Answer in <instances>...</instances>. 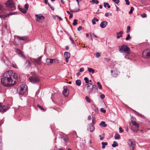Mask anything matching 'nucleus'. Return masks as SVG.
<instances>
[{
    "mask_svg": "<svg viewBox=\"0 0 150 150\" xmlns=\"http://www.w3.org/2000/svg\"><path fill=\"white\" fill-rule=\"evenodd\" d=\"M134 10V8L133 7H132L131 8L129 12V13L130 14H131L133 12V11Z\"/></svg>",
    "mask_w": 150,
    "mask_h": 150,
    "instance_id": "ea45409f",
    "label": "nucleus"
},
{
    "mask_svg": "<svg viewBox=\"0 0 150 150\" xmlns=\"http://www.w3.org/2000/svg\"><path fill=\"white\" fill-rule=\"evenodd\" d=\"M14 13H15L14 12L10 13L9 14H7V15H8V16L9 15H13Z\"/></svg>",
    "mask_w": 150,
    "mask_h": 150,
    "instance_id": "e2e57ef3",
    "label": "nucleus"
},
{
    "mask_svg": "<svg viewBox=\"0 0 150 150\" xmlns=\"http://www.w3.org/2000/svg\"><path fill=\"white\" fill-rule=\"evenodd\" d=\"M123 33V32L122 31H120L119 32L117 33L116 34L117 35V39H119L120 38L122 37V34Z\"/></svg>",
    "mask_w": 150,
    "mask_h": 150,
    "instance_id": "6ab92c4d",
    "label": "nucleus"
},
{
    "mask_svg": "<svg viewBox=\"0 0 150 150\" xmlns=\"http://www.w3.org/2000/svg\"><path fill=\"white\" fill-rule=\"evenodd\" d=\"M11 66L14 68H17L18 67L16 65V64H11Z\"/></svg>",
    "mask_w": 150,
    "mask_h": 150,
    "instance_id": "c03bdc74",
    "label": "nucleus"
},
{
    "mask_svg": "<svg viewBox=\"0 0 150 150\" xmlns=\"http://www.w3.org/2000/svg\"><path fill=\"white\" fill-rule=\"evenodd\" d=\"M107 24V22L106 21H104L101 23L100 24V26L102 28H104L106 27Z\"/></svg>",
    "mask_w": 150,
    "mask_h": 150,
    "instance_id": "dca6fc26",
    "label": "nucleus"
},
{
    "mask_svg": "<svg viewBox=\"0 0 150 150\" xmlns=\"http://www.w3.org/2000/svg\"><path fill=\"white\" fill-rule=\"evenodd\" d=\"M17 52L18 54H19L20 57L23 59H25V56L23 55L22 52L20 50H17Z\"/></svg>",
    "mask_w": 150,
    "mask_h": 150,
    "instance_id": "a211bd4d",
    "label": "nucleus"
},
{
    "mask_svg": "<svg viewBox=\"0 0 150 150\" xmlns=\"http://www.w3.org/2000/svg\"><path fill=\"white\" fill-rule=\"evenodd\" d=\"M118 145L117 143L116 142H114L113 144H112V146L113 147H115Z\"/></svg>",
    "mask_w": 150,
    "mask_h": 150,
    "instance_id": "7c9ffc66",
    "label": "nucleus"
},
{
    "mask_svg": "<svg viewBox=\"0 0 150 150\" xmlns=\"http://www.w3.org/2000/svg\"><path fill=\"white\" fill-rule=\"evenodd\" d=\"M85 99L89 103H90L91 102V100L89 98L88 96H86L85 97Z\"/></svg>",
    "mask_w": 150,
    "mask_h": 150,
    "instance_id": "c9c22d12",
    "label": "nucleus"
},
{
    "mask_svg": "<svg viewBox=\"0 0 150 150\" xmlns=\"http://www.w3.org/2000/svg\"><path fill=\"white\" fill-rule=\"evenodd\" d=\"M92 123H91L90 124H92V125H93L94 124H95V122H94V120H95V118L94 117H93L92 118Z\"/></svg>",
    "mask_w": 150,
    "mask_h": 150,
    "instance_id": "37998d69",
    "label": "nucleus"
},
{
    "mask_svg": "<svg viewBox=\"0 0 150 150\" xmlns=\"http://www.w3.org/2000/svg\"><path fill=\"white\" fill-rule=\"evenodd\" d=\"M125 1L126 3V4L127 5H129L130 4L129 2V0H125Z\"/></svg>",
    "mask_w": 150,
    "mask_h": 150,
    "instance_id": "603ef678",
    "label": "nucleus"
},
{
    "mask_svg": "<svg viewBox=\"0 0 150 150\" xmlns=\"http://www.w3.org/2000/svg\"><path fill=\"white\" fill-rule=\"evenodd\" d=\"M19 9L21 12L23 13H26L27 10L24 8H19Z\"/></svg>",
    "mask_w": 150,
    "mask_h": 150,
    "instance_id": "bb28decb",
    "label": "nucleus"
},
{
    "mask_svg": "<svg viewBox=\"0 0 150 150\" xmlns=\"http://www.w3.org/2000/svg\"><path fill=\"white\" fill-rule=\"evenodd\" d=\"M99 137H100V139L101 140H103L104 138V137H102L101 135H100Z\"/></svg>",
    "mask_w": 150,
    "mask_h": 150,
    "instance_id": "680f3d73",
    "label": "nucleus"
},
{
    "mask_svg": "<svg viewBox=\"0 0 150 150\" xmlns=\"http://www.w3.org/2000/svg\"><path fill=\"white\" fill-rule=\"evenodd\" d=\"M44 3L45 4H47L48 3V0H45L44 1Z\"/></svg>",
    "mask_w": 150,
    "mask_h": 150,
    "instance_id": "338daca9",
    "label": "nucleus"
},
{
    "mask_svg": "<svg viewBox=\"0 0 150 150\" xmlns=\"http://www.w3.org/2000/svg\"><path fill=\"white\" fill-rule=\"evenodd\" d=\"M90 131L91 132H93L94 129V127L92 124H90Z\"/></svg>",
    "mask_w": 150,
    "mask_h": 150,
    "instance_id": "5701e85b",
    "label": "nucleus"
},
{
    "mask_svg": "<svg viewBox=\"0 0 150 150\" xmlns=\"http://www.w3.org/2000/svg\"><path fill=\"white\" fill-rule=\"evenodd\" d=\"M97 84L98 85V88L99 89H102V87L100 83L99 82H97Z\"/></svg>",
    "mask_w": 150,
    "mask_h": 150,
    "instance_id": "2f4dec72",
    "label": "nucleus"
},
{
    "mask_svg": "<svg viewBox=\"0 0 150 150\" xmlns=\"http://www.w3.org/2000/svg\"><path fill=\"white\" fill-rule=\"evenodd\" d=\"M16 37L17 38V39H18L19 40H24L27 39V37L25 36L20 37L19 36H16Z\"/></svg>",
    "mask_w": 150,
    "mask_h": 150,
    "instance_id": "aec40b11",
    "label": "nucleus"
},
{
    "mask_svg": "<svg viewBox=\"0 0 150 150\" xmlns=\"http://www.w3.org/2000/svg\"><path fill=\"white\" fill-rule=\"evenodd\" d=\"M27 86L25 84H23L20 85L17 88V92L20 95H23L26 91Z\"/></svg>",
    "mask_w": 150,
    "mask_h": 150,
    "instance_id": "20e7f679",
    "label": "nucleus"
},
{
    "mask_svg": "<svg viewBox=\"0 0 150 150\" xmlns=\"http://www.w3.org/2000/svg\"><path fill=\"white\" fill-rule=\"evenodd\" d=\"M4 57L6 59V60H5L4 62L6 63L7 65H10L11 64V63L8 60V58L4 56Z\"/></svg>",
    "mask_w": 150,
    "mask_h": 150,
    "instance_id": "4be33fe9",
    "label": "nucleus"
},
{
    "mask_svg": "<svg viewBox=\"0 0 150 150\" xmlns=\"http://www.w3.org/2000/svg\"><path fill=\"white\" fill-rule=\"evenodd\" d=\"M64 56L65 58L66 62H69V59L70 57V53L68 52H65L64 53Z\"/></svg>",
    "mask_w": 150,
    "mask_h": 150,
    "instance_id": "9b49d317",
    "label": "nucleus"
},
{
    "mask_svg": "<svg viewBox=\"0 0 150 150\" xmlns=\"http://www.w3.org/2000/svg\"><path fill=\"white\" fill-rule=\"evenodd\" d=\"M35 16L36 18V21L39 23L42 22L44 19V17L41 15L36 14L35 15Z\"/></svg>",
    "mask_w": 150,
    "mask_h": 150,
    "instance_id": "6e6552de",
    "label": "nucleus"
},
{
    "mask_svg": "<svg viewBox=\"0 0 150 150\" xmlns=\"http://www.w3.org/2000/svg\"><path fill=\"white\" fill-rule=\"evenodd\" d=\"M8 108L6 106L2 105L0 104V112H6L8 110Z\"/></svg>",
    "mask_w": 150,
    "mask_h": 150,
    "instance_id": "4468645a",
    "label": "nucleus"
},
{
    "mask_svg": "<svg viewBox=\"0 0 150 150\" xmlns=\"http://www.w3.org/2000/svg\"><path fill=\"white\" fill-rule=\"evenodd\" d=\"M104 6L105 7H106L107 6L108 8H110V6L109 4L108 3L104 2L103 3Z\"/></svg>",
    "mask_w": 150,
    "mask_h": 150,
    "instance_id": "393cba45",
    "label": "nucleus"
},
{
    "mask_svg": "<svg viewBox=\"0 0 150 150\" xmlns=\"http://www.w3.org/2000/svg\"><path fill=\"white\" fill-rule=\"evenodd\" d=\"M114 137L115 139H118L120 138V136L119 134H116L115 135Z\"/></svg>",
    "mask_w": 150,
    "mask_h": 150,
    "instance_id": "c756f323",
    "label": "nucleus"
},
{
    "mask_svg": "<svg viewBox=\"0 0 150 150\" xmlns=\"http://www.w3.org/2000/svg\"><path fill=\"white\" fill-rule=\"evenodd\" d=\"M92 22L93 25H95L96 24V20L94 19V18L92 20Z\"/></svg>",
    "mask_w": 150,
    "mask_h": 150,
    "instance_id": "49530a36",
    "label": "nucleus"
},
{
    "mask_svg": "<svg viewBox=\"0 0 150 150\" xmlns=\"http://www.w3.org/2000/svg\"><path fill=\"white\" fill-rule=\"evenodd\" d=\"M100 110L101 112H102L105 113L106 112V110H104L103 108H101L100 109Z\"/></svg>",
    "mask_w": 150,
    "mask_h": 150,
    "instance_id": "8fccbe9b",
    "label": "nucleus"
},
{
    "mask_svg": "<svg viewBox=\"0 0 150 150\" xmlns=\"http://www.w3.org/2000/svg\"><path fill=\"white\" fill-rule=\"evenodd\" d=\"M16 74L10 70L5 72L2 76L1 82L4 86L8 87L13 86L16 83L17 78Z\"/></svg>",
    "mask_w": 150,
    "mask_h": 150,
    "instance_id": "f257e3e1",
    "label": "nucleus"
},
{
    "mask_svg": "<svg viewBox=\"0 0 150 150\" xmlns=\"http://www.w3.org/2000/svg\"><path fill=\"white\" fill-rule=\"evenodd\" d=\"M55 61V59H50L47 58L46 60V62L47 64H49L53 63Z\"/></svg>",
    "mask_w": 150,
    "mask_h": 150,
    "instance_id": "f3484780",
    "label": "nucleus"
},
{
    "mask_svg": "<svg viewBox=\"0 0 150 150\" xmlns=\"http://www.w3.org/2000/svg\"><path fill=\"white\" fill-rule=\"evenodd\" d=\"M29 80L30 81L33 83H38L40 80L38 77L36 75H35L30 76L29 78Z\"/></svg>",
    "mask_w": 150,
    "mask_h": 150,
    "instance_id": "0eeeda50",
    "label": "nucleus"
},
{
    "mask_svg": "<svg viewBox=\"0 0 150 150\" xmlns=\"http://www.w3.org/2000/svg\"><path fill=\"white\" fill-rule=\"evenodd\" d=\"M84 80L85 81L86 83H89V79L87 77H85L84 78Z\"/></svg>",
    "mask_w": 150,
    "mask_h": 150,
    "instance_id": "58836bf2",
    "label": "nucleus"
},
{
    "mask_svg": "<svg viewBox=\"0 0 150 150\" xmlns=\"http://www.w3.org/2000/svg\"><path fill=\"white\" fill-rule=\"evenodd\" d=\"M24 7L25 9L27 11L29 7V5L27 4H25V5Z\"/></svg>",
    "mask_w": 150,
    "mask_h": 150,
    "instance_id": "a19ab883",
    "label": "nucleus"
},
{
    "mask_svg": "<svg viewBox=\"0 0 150 150\" xmlns=\"http://www.w3.org/2000/svg\"><path fill=\"white\" fill-rule=\"evenodd\" d=\"M82 29V27L81 26H79L78 29H77V30L78 31H80V30H81Z\"/></svg>",
    "mask_w": 150,
    "mask_h": 150,
    "instance_id": "5fc2aeb1",
    "label": "nucleus"
},
{
    "mask_svg": "<svg viewBox=\"0 0 150 150\" xmlns=\"http://www.w3.org/2000/svg\"><path fill=\"white\" fill-rule=\"evenodd\" d=\"M69 39H70V40H71L72 43L74 44V40H73L72 38H71V36H70L69 37Z\"/></svg>",
    "mask_w": 150,
    "mask_h": 150,
    "instance_id": "09e8293b",
    "label": "nucleus"
},
{
    "mask_svg": "<svg viewBox=\"0 0 150 150\" xmlns=\"http://www.w3.org/2000/svg\"><path fill=\"white\" fill-rule=\"evenodd\" d=\"M100 97L102 99H103V98H105V95L104 94H102V95H101Z\"/></svg>",
    "mask_w": 150,
    "mask_h": 150,
    "instance_id": "bf43d9fd",
    "label": "nucleus"
},
{
    "mask_svg": "<svg viewBox=\"0 0 150 150\" xmlns=\"http://www.w3.org/2000/svg\"><path fill=\"white\" fill-rule=\"evenodd\" d=\"M100 56V54L98 52H97L95 54V56L96 57L98 58Z\"/></svg>",
    "mask_w": 150,
    "mask_h": 150,
    "instance_id": "72a5a7b5",
    "label": "nucleus"
},
{
    "mask_svg": "<svg viewBox=\"0 0 150 150\" xmlns=\"http://www.w3.org/2000/svg\"><path fill=\"white\" fill-rule=\"evenodd\" d=\"M88 120H90L91 119V116L90 115L88 116Z\"/></svg>",
    "mask_w": 150,
    "mask_h": 150,
    "instance_id": "774afa93",
    "label": "nucleus"
},
{
    "mask_svg": "<svg viewBox=\"0 0 150 150\" xmlns=\"http://www.w3.org/2000/svg\"><path fill=\"white\" fill-rule=\"evenodd\" d=\"M78 20L77 19H74V21L73 23V25H76L77 24V22Z\"/></svg>",
    "mask_w": 150,
    "mask_h": 150,
    "instance_id": "f704fd0d",
    "label": "nucleus"
},
{
    "mask_svg": "<svg viewBox=\"0 0 150 150\" xmlns=\"http://www.w3.org/2000/svg\"><path fill=\"white\" fill-rule=\"evenodd\" d=\"M105 16L106 17H108L109 16V13H105Z\"/></svg>",
    "mask_w": 150,
    "mask_h": 150,
    "instance_id": "0e129e2a",
    "label": "nucleus"
},
{
    "mask_svg": "<svg viewBox=\"0 0 150 150\" xmlns=\"http://www.w3.org/2000/svg\"><path fill=\"white\" fill-rule=\"evenodd\" d=\"M111 72L112 76L114 77L116 76L119 73V72L116 69H113L111 70Z\"/></svg>",
    "mask_w": 150,
    "mask_h": 150,
    "instance_id": "2eb2a0df",
    "label": "nucleus"
},
{
    "mask_svg": "<svg viewBox=\"0 0 150 150\" xmlns=\"http://www.w3.org/2000/svg\"><path fill=\"white\" fill-rule=\"evenodd\" d=\"M142 16L143 18H145L146 17V14L144 13L142 15Z\"/></svg>",
    "mask_w": 150,
    "mask_h": 150,
    "instance_id": "4d7b16f0",
    "label": "nucleus"
},
{
    "mask_svg": "<svg viewBox=\"0 0 150 150\" xmlns=\"http://www.w3.org/2000/svg\"><path fill=\"white\" fill-rule=\"evenodd\" d=\"M119 132L120 133H122L123 132V130L122 129V128L121 127H120L119 128Z\"/></svg>",
    "mask_w": 150,
    "mask_h": 150,
    "instance_id": "de8ad7c7",
    "label": "nucleus"
},
{
    "mask_svg": "<svg viewBox=\"0 0 150 150\" xmlns=\"http://www.w3.org/2000/svg\"><path fill=\"white\" fill-rule=\"evenodd\" d=\"M64 141L65 142H67V141L68 139L66 136L64 137Z\"/></svg>",
    "mask_w": 150,
    "mask_h": 150,
    "instance_id": "6e6d98bb",
    "label": "nucleus"
},
{
    "mask_svg": "<svg viewBox=\"0 0 150 150\" xmlns=\"http://www.w3.org/2000/svg\"><path fill=\"white\" fill-rule=\"evenodd\" d=\"M87 69L88 71L89 72H91L92 73H94L95 72L94 70L92 68H90L89 67H88Z\"/></svg>",
    "mask_w": 150,
    "mask_h": 150,
    "instance_id": "b1692460",
    "label": "nucleus"
},
{
    "mask_svg": "<svg viewBox=\"0 0 150 150\" xmlns=\"http://www.w3.org/2000/svg\"><path fill=\"white\" fill-rule=\"evenodd\" d=\"M42 57L40 56L38 57L37 59H32L31 61L33 63L35 66L37 65H40L42 64L41 59Z\"/></svg>",
    "mask_w": 150,
    "mask_h": 150,
    "instance_id": "423d86ee",
    "label": "nucleus"
},
{
    "mask_svg": "<svg viewBox=\"0 0 150 150\" xmlns=\"http://www.w3.org/2000/svg\"><path fill=\"white\" fill-rule=\"evenodd\" d=\"M131 39V37H130L129 34H128L127 35V36L126 38V40H128L129 39Z\"/></svg>",
    "mask_w": 150,
    "mask_h": 150,
    "instance_id": "e433bc0d",
    "label": "nucleus"
},
{
    "mask_svg": "<svg viewBox=\"0 0 150 150\" xmlns=\"http://www.w3.org/2000/svg\"><path fill=\"white\" fill-rule=\"evenodd\" d=\"M143 56L146 58L150 57V49H148L145 50L143 53Z\"/></svg>",
    "mask_w": 150,
    "mask_h": 150,
    "instance_id": "1a4fd4ad",
    "label": "nucleus"
},
{
    "mask_svg": "<svg viewBox=\"0 0 150 150\" xmlns=\"http://www.w3.org/2000/svg\"><path fill=\"white\" fill-rule=\"evenodd\" d=\"M56 16L57 17L59 18L60 20H62L63 19L61 17H59L58 15H56Z\"/></svg>",
    "mask_w": 150,
    "mask_h": 150,
    "instance_id": "052dcab7",
    "label": "nucleus"
},
{
    "mask_svg": "<svg viewBox=\"0 0 150 150\" xmlns=\"http://www.w3.org/2000/svg\"><path fill=\"white\" fill-rule=\"evenodd\" d=\"M128 142L129 146L133 150L136 146L135 141L131 139L128 141Z\"/></svg>",
    "mask_w": 150,
    "mask_h": 150,
    "instance_id": "9d476101",
    "label": "nucleus"
},
{
    "mask_svg": "<svg viewBox=\"0 0 150 150\" xmlns=\"http://www.w3.org/2000/svg\"><path fill=\"white\" fill-rule=\"evenodd\" d=\"M135 112V113L136 114L138 115V116H140L141 117H142V115H140V114H139V113L138 112Z\"/></svg>",
    "mask_w": 150,
    "mask_h": 150,
    "instance_id": "13d9d810",
    "label": "nucleus"
},
{
    "mask_svg": "<svg viewBox=\"0 0 150 150\" xmlns=\"http://www.w3.org/2000/svg\"><path fill=\"white\" fill-rule=\"evenodd\" d=\"M91 38H96L97 37V36L95 35L93 33L91 35Z\"/></svg>",
    "mask_w": 150,
    "mask_h": 150,
    "instance_id": "79ce46f5",
    "label": "nucleus"
},
{
    "mask_svg": "<svg viewBox=\"0 0 150 150\" xmlns=\"http://www.w3.org/2000/svg\"><path fill=\"white\" fill-rule=\"evenodd\" d=\"M8 16L7 14V15H0V17L1 18L4 19L5 18Z\"/></svg>",
    "mask_w": 150,
    "mask_h": 150,
    "instance_id": "473e14b6",
    "label": "nucleus"
},
{
    "mask_svg": "<svg viewBox=\"0 0 150 150\" xmlns=\"http://www.w3.org/2000/svg\"><path fill=\"white\" fill-rule=\"evenodd\" d=\"M37 106L38 108H40V109H41V110H43V111H45L44 109H43V108L41 106H40L39 105H38Z\"/></svg>",
    "mask_w": 150,
    "mask_h": 150,
    "instance_id": "a18cd8bd",
    "label": "nucleus"
},
{
    "mask_svg": "<svg viewBox=\"0 0 150 150\" xmlns=\"http://www.w3.org/2000/svg\"><path fill=\"white\" fill-rule=\"evenodd\" d=\"M135 120L134 118H132L131 119L132 124L134 125V126L132 127L131 129L133 131L137 132L139 130V125L138 123L136 122L135 121Z\"/></svg>",
    "mask_w": 150,
    "mask_h": 150,
    "instance_id": "39448f33",
    "label": "nucleus"
},
{
    "mask_svg": "<svg viewBox=\"0 0 150 150\" xmlns=\"http://www.w3.org/2000/svg\"><path fill=\"white\" fill-rule=\"evenodd\" d=\"M64 90L63 91V94L64 95L66 96L67 97L69 95V92L67 89V88L66 86H64L63 87Z\"/></svg>",
    "mask_w": 150,
    "mask_h": 150,
    "instance_id": "f8f14e48",
    "label": "nucleus"
},
{
    "mask_svg": "<svg viewBox=\"0 0 150 150\" xmlns=\"http://www.w3.org/2000/svg\"><path fill=\"white\" fill-rule=\"evenodd\" d=\"M131 29V27L129 26H128L127 27V29L126 30V32L127 33H128Z\"/></svg>",
    "mask_w": 150,
    "mask_h": 150,
    "instance_id": "4c0bfd02",
    "label": "nucleus"
},
{
    "mask_svg": "<svg viewBox=\"0 0 150 150\" xmlns=\"http://www.w3.org/2000/svg\"><path fill=\"white\" fill-rule=\"evenodd\" d=\"M6 6L9 8L13 7L14 6V4L11 0H9L6 3Z\"/></svg>",
    "mask_w": 150,
    "mask_h": 150,
    "instance_id": "ddd939ff",
    "label": "nucleus"
},
{
    "mask_svg": "<svg viewBox=\"0 0 150 150\" xmlns=\"http://www.w3.org/2000/svg\"><path fill=\"white\" fill-rule=\"evenodd\" d=\"M81 81L80 80H77L76 81V83L78 86H80L81 84Z\"/></svg>",
    "mask_w": 150,
    "mask_h": 150,
    "instance_id": "a878e982",
    "label": "nucleus"
},
{
    "mask_svg": "<svg viewBox=\"0 0 150 150\" xmlns=\"http://www.w3.org/2000/svg\"><path fill=\"white\" fill-rule=\"evenodd\" d=\"M99 125L101 127H105L107 125L104 121H102L99 124Z\"/></svg>",
    "mask_w": 150,
    "mask_h": 150,
    "instance_id": "412c9836",
    "label": "nucleus"
},
{
    "mask_svg": "<svg viewBox=\"0 0 150 150\" xmlns=\"http://www.w3.org/2000/svg\"><path fill=\"white\" fill-rule=\"evenodd\" d=\"M102 148L104 149L105 148V146L108 145V143L107 142H102Z\"/></svg>",
    "mask_w": 150,
    "mask_h": 150,
    "instance_id": "cd10ccee",
    "label": "nucleus"
},
{
    "mask_svg": "<svg viewBox=\"0 0 150 150\" xmlns=\"http://www.w3.org/2000/svg\"><path fill=\"white\" fill-rule=\"evenodd\" d=\"M73 17V15L72 14H70L69 16V18H71Z\"/></svg>",
    "mask_w": 150,
    "mask_h": 150,
    "instance_id": "69168bd1",
    "label": "nucleus"
},
{
    "mask_svg": "<svg viewBox=\"0 0 150 150\" xmlns=\"http://www.w3.org/2000/svg\"><path fill=\"white\" fill-rule=\"evenodd\" d=\"M91 2L93 4H98L99 3V1L97 0H92Z\"/></svg>",
    "mask_w": 150,
    "mask_h": 150,
    "instance_id": "c85d7f7f",
    "label": "nucleus"
},
{
    "mask_svg": "<svg viewBox=\"0 0 150 150\" xmlns=\"http://www.w3.org/2000/svg\"><path fill=\"white\" fill-rule=\"evenodd\" d=\"M119 52L122 53H124L127 55L130 53V50L129 48L125 45H123L119 47Z\"/></svg>",
    "mask_w": 150,
    "mask_h": 150,
    "instance_id": "7ed1b4c3",
    "label": "nucleus"
},
{
    "mask_svg": "<svg viewBox=\"0 0 150 150\" xmlns=\"http://www.w3.org/2000/svg\"><path fill=\"white\" fill-rule=\"evenodd\" d=\"M85 87L89 93L93 92L94 93L97 92L98 89L97 86L91 83H88L85 85Z\"/></svg>",
    "mask_w": 150,
    "mask_h": 150,
    "instance_id": "f03ea898",
    "label": "nucleus"
},
{
    "mask_svg": "<svg viewBox=\"0 0 150 150\" xmlns=\"http://www.w3.org/2000/svg\"><path fill=\"white\" fill-rule=\"evenodd\" d=\"M84 69L83 68H81L79 70V72H83L84 71Z\"/></svg>",
    "mask_w": 150,
    "mask_h": 150,
    "instance_id": "864d4df0",
    "label": "nucleus"
},
{
    "mask_svg": "<svg viewBox=\"0 0 150 150\" xmlns=\"http://www.w3.org/2000/svg\"><path fill=\"white\" fill-rule=\"evenodd\" d=\"M114 2H115L117 4H118L119 2V0H112Z\"/></svg>",
    "mask_w": 150,
    "mask_h": 150,
    "instance_id": "3c124183",
    "label": "nucleus"
}]
</instances>
